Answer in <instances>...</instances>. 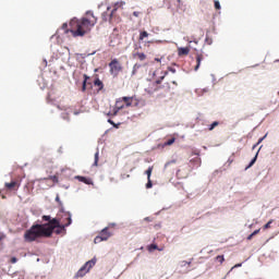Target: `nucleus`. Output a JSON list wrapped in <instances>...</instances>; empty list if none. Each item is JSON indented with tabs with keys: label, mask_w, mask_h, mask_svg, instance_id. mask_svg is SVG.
Listing matches in <instances>:
<instances>
[{
	"label": "nucleus",
	"mask_w": 279,
	"mask_h": 279,
	"mask_svg": "<svg viewBox=\"0 0 279 279\" xmlns=\"http://www.w3.org/2000/svg\"><path fill=\"white\" fill-rule=\"evenodd\" d=\"M65 218L68 222L65 225H61L58 218H52L51 216H43V221H48L44 225H33L29 230H26L24 233V241L26 243H34L36 239H49L53 234V230L56 234H62V232H66V228L71 226L72 219L71 214H65Z\"/></svg>",
	"instance_id": "1"
},
{
	"label": "nucleus",
	"mask_w": 279,
	"mask_h": 279,
	"mask_svg": "<svg viewBox=\"0 0 279 279\" xmlns=\"http://www.w3.org/2000/svg\"><path fill=\"white\" fill-rule=\"evenodd\" d=\"M97 16L93 11H87L83 17H73L69 24L63 23L61 29L64 34H71L73 38H84L86 34H90V31L97 25ZM70 25V28H69Z\"/></svg>",
	"instance_id": "2"
},
{
	"label": "nucleus",
	"mask_w": 279,
	"mask_h": 279,
	"mask_svg": "<svg viewBox=\"0 0 279 279\" xmlns=\"http://www.w3.org/2000/svg\"><path fill=\"white\" fill-rule=\"evenodd\" d=\"M94 265H97V258H93L88 260L81 269L76 272L75 278H84L90 269H93Z\"/></svg>",
	"instance_id": "3"
},
{
	"label": "nucleus",
	"mask_w": 279,
	"mask_h": 279,
	"mask_svg": "<svg viewBox=\"0 0 279 279\" xmlns=\"http://www.w3.org/2000/svg\"><path fill=\"white\" fill-rule=\"evenodd\" d=\"M109 71L113 77H118L119 73L123 71V65H121V62H119V59H112L109 63Z\"/></svg>",
	"instance_id": "4"
},
{
	"label": "nucleus",
	"mask_w": 279,
	"mask_h": 279,
	"mask_svg": "<svg viewBox=\"0 0 279 279\" xmlns=\"http://www.w3.org/2000/svg\"><path fill=\"white\" fill-rule=\"evenodd\" d=\"M119 8V3H117L114 5V8L112 9V11L110 12V8H107V11H105L102 14H101V19L104 21V23H112V17L114 16V13L117 12Z\"/></svg>",
	"instance_id": "5"
},
{
	"label": "nucleus",
	"mask_w": 279,
	"mask_h": 279,
	"mask_svg": "<svg viewBox=\"0 0 279 279\" xmlns=\"http://www.w3.org/2000/svg\"><path fill=\"white\" fill-rule=\"evenodd\" d=\"M120 99L121 101H123V104H125V108H132V106L136 107L138 106V104H141V100H138L136 96H132V97L124 96Z\"/></svg>",
	"instance_id": "6"
},
{
	"label": "nucleus",
	"mask_w": 279,
	"mask_h": 279,
	"mask_svg": "<svg viewBox=\"0 0 279 279\" xmlns=\"http://www.w3.org/2000/svg\"><path fill=\"white\" fill-rule=\"evenodd\" d=\"M110 236H112V233H110L108 231V227H106L105 229H102L100 232H99V235H97L95 239H94V243H101V241H108V239H110Z\"/></svg>",
	"instance_id": "7"
},
{
	"label": "nucleus",
	"mask_w": 279,
	"mask_h": 279,
	"mask_svg": "<svg viewBox=\"0 0 279 279\" xmlns=\"http://www.w3.org/2000/svg\"><path fill=\"white\" fill-rule=\"evenodd\" d=\"M125 108V105H123V100L121 98L116 101V107L113 108L112 112L109 113L111 117H117L119 114V110H123Z\"/></svg>",
	"instance_id": "8"
},
{
	"label": "nucleus",
	"mask_w": 279,
	"mask_h": 279,
	"mask_svg": "<svg viewBox=\"0 0 279 279\" xmlns=\"http://www.w3.org/2000/svg\"><path fill=\"white\" fill-rule=\"evenodd\" d=\"M4 186L8 191H19L21 183L19 181H11L10 183H4Z\"/></svg>",
	"instance_id": "9"
},
{
	"label": "nucleus",
	"mask_w": 279,
	"mask_h": 279,
	"mask_svg": "<svg viewBox=\"0 0 279 279\" xmlns=\"http://www.w3.org/2000/svg\"><path fill=\"white\" fill-rule=\"evenodd\" d=\"M202 62H204V53H196V65L194 66V71H199Z\"/></svg>",
	"instance_id": "10"
},
{
	"label": "nucleus",
	"mask_w": 279,
	"mask_h": 279,
	"mask_svg": "<svg viewBox=\"0 0 279 279\" xmlns=\"http://www.w3.org/2000/svg\"><path fill=\"white\" fill-rule=\"evenodd\" d=\"M191 53V48L189 47H180L178 48V56L179 58H182V56H189Z\"/></svg>",
	"instance_id": "11"
},
{
	"label": "nucleus",
	"mask_w": 279,
	"mask_h": 279,
	"mask_svg": "<svg viewBox=\"0 0 279 279\" xmlns=\"http://www.w3.org/2000/svg\"><path fill=\"white\" fill-rule=\"evenodd\" d=\"M133 58L140 60V62H144V60H147V54L144 52H134Z\"/></svg>",
	"instance_id": "12"
},
{
	"label": "nucleus",
	"mask_w": 279,
	"mask_h": 279,
	"mask_svg": "<svg viewBox=\"0 0 279 279\" xmlns=\"http://www.w3.org/2000/svg\"><path fill=\"white\" fill-rule=\"evenodd\" d=\"M75 180H78V182H83V184H93V179H88L86 177L76 175Z\"/></svg>",
	"instance_id": "13"
},
{
	"label": "nucleus",
	"mask_w": 279,
	"mask_h": 279,
	"mask_svg": "<svg viewBox=\"0 0 279 279\" xmlns=\"http://www.w3.org/2000/svg\"><path fill=\"white\" fill-rule=\"evenodd\" d=\"M94 85H95V86H98V87H99V90H102V89H104V82H101V80H99V78H96V80L94 81Z\"/></svg>",
	"instance_id": "14"
},
{
	"label": "nucleus",
	"mask_w": 279,
	"mask_h": 279,
	"mask_svg": "<svg viewBox=\"0 0 279 279\" xmlns=\"http://www.w3.org/2000/svg\"><path fill=\"white\" fill-rule=\"evenodd\" d=\"M154 172V166L148 167L146 170L147 180H151V173Z\"/></svg>",
	"instance_id": "15"
},
{
	"label": "nucleus",
	"mask_w": 279,
	"mask_h": 279,
	"mask_svg": "<svg viewBox=\"0 0 279 279\" xmlns=\"http://www.w3.org/2000/svg\"><path fill=\"white\" fill-rule=\"evenodd\" d=\"M89 77L88 75L84 74V81H83V86H82V92H86V82H88Z\"/></svg>",
	"instance_id": "16"
},
{
	"label": "nucleus",
	"mask_w": 279,
	"mask_h": 279,
	"mask_svg": "<svg viewBox=\"0 0 279 279\" xmlns=\"http://www.w3.org/2000/svg\"><path fill=\"white\" fill-rule=\"evenodd\" d=\"M138 69H141V64L135 63L133 65L132 75H136V73H138Z\"/></svg>",
	"instance_id": "17"
},
{
	"label": "nucleus",
	"mask_w": 279,
	"mask_h": 279,
	"mask_svg": "<svg viewBox=\"0 0 279 279\" xmlns=\"http://www.w3.org/2000/svg\"><path fill=\"white\" fill-rule=\"evenodd\" d=\"M149 36V33L147 31H144L140 34V40H145Z\"/></svg>",
	"instance_id": "18"
},
{
	"label": "nucleus",
	"mask_w": 279,
	"mask_h": 279,
	"mask_svg": "<svg viewBox=\"0 0 279 279\" xmlns=\"http://www.w3.org/2000/svg\"><path fill=\"white\" fill-rule=\"evenodd\" d=\"M217 125H219V122H217V121L213 122V123L209 125V128H208L209 132H213V130H215V129L217 128Z\"/></svg>",
	"instance_id": "19"
},
{
	"label": "nucleus",
	"mask_w": 279,
	"mask_h": 279,
	"mask_svg": "<svg viewBox=\"0 0 279 279\" xmlns=\"http://www.w3.org/2000/svg\"><path fill=\"white\" fill-rule=\"evenodd\" d=\"M265 138H267V135H265L264 137H260L258 140V142L253 146V149H256V147H258V145H260V143H263V141H265Z\"/></svg>",
	"instance_id": "20"
},
{
	"label": "nucleus",
	"mask_w": 279,
	"mask_h": 279,
	"mask_svg": "<svg viewBox=\"0 0 279 279\" xmlns=\"http://www.w3.org/2000/svg\"><path fill=\"white\" fill-rule=\"evenodd\" d=\"M99 163V153L95 154V161H94V167H97Z\"/></svg>",
	"instance_id": "21"
},
{
	"label": "nucleus",
	"mask_w": 279,
	"mask_h": 279,
	"mask_svg": "<svg viewBox=\"0 0 279 279\" xmlns=\"http://www.w3.org/2000/svg\"><path fill=\"white\" fill-rule=\"evenodd\" d=\"M154 250H158V245L156 244L148 245V252H154Z\"/></svg>",
	"instance_id": "22"
},
{
	"label": "nucleus",
	"mask_w": 279,
	"mask_h": 279,
	"mask_svg": "<svg viewBox=\"0 0 279 279\" xmlns=\"http://www.w3.org/2000/svg\"><path fill=\"white\" fill-rule=\"evenodd\" d=\"M214 5L216 10H221V3H219V0H215Z\"/></svg>",
	"instance_id": "23"
},
{
	"label": "nucleus",
	"mask_w": 279,
	"mask_h": 279,
	"mask_svg": "<svg viewBox=\"0 0 279 279\" xmlns=\"http://www.w3.org/2000/svg\"><path fill=\"white\" fill-rule=\"evenodd\" d=\"M191 162H196L197 167L202 165V159L201 158H194L191 160Z\"/></svg>",
	"instance_id": "24"
},
{
	"label": "nucleus",
	"mask_w": 279,
	"mask_h": 279,
	"mask_svg": "<svg viewBox=\"0 0 279 279\" xmlns=\"http://www.w3.org/2000/svg\"><path fill=\"white\" fill-rule=\"evenodd\" d=\"M271 223H274V220H269V221L264 226V230H269V228H271Z\"/></svg>",
	"instance_id": "25"
},
{
	"label": "nucleus",
	"mask_w": 279,
	"mask_h": 279,
	"mask_svg": "<svg viewBox=\"0 0 279 279\" xmlns=\"http://www.w3.org/2000/svg\"><path fill=\"white\" fill-rule=\"evenodd\" d=\"M174 143H175V137H172L166 142V145L170 146V145H173Z\"/></svg>",
	"instance_id": "26"
},
{
	"label": "nucleus",
	"mask_w": 279,
	"mask_h": 279,
	"mask_svg": "<svg viewBox=\"0 0 279 279\" xmlns=\"http://www.w3.org/2000/svg\"><path fill=\"white\" fill-rule=\"evenodd\" d=\"M154 186V183H151V179H147L146 189H151Z\"/></svg>",
	"instance_id": "27"
},
{
	"label": "nucleus",
	"mask_w": 279,
	"mask_h": 279,
	"mask_svg": "<svg viewBox=\"0 0 279 279\" xmlns=\"http://www.w3.org/2000/svg\"><path fill=\"white\" fill-rule=\"evenodd\" d=\"M258 158V155H256L250 162L248 168L253 167V165L256 162V159Z\"/></svg>",
	"instance_id": "28"
},
{
	"label": "nucleus",
	"mask_w": 279,
	"mask_h": 279,
	"mask_svg": "<svg viewBox=\"0 0 279 279\" xmlns=\"http://www.w3.org/2000/svg\"><path fill=\"white\" fill-rule=\"evenodd\" d=\"M49 179L52 180V182H54V184H58V182H59L58 175H52Z\"/></svg>",
	"instance_id": "29"
},
{
	"label": "nucleus",
	"mask_w": 279,
	"mask_h": 279,
	"mask_svg": "<svg viewBox=\"0 0 279 279\" xmlns=\"http://www.w3.org/2000/svg\"><path fill=\"white\" fill-rule=\"evenodd\" d=\"M186 265H191V262H186V260L181 262V267H186Z\"/></svg>",
	"instance_id": "30"
},
{
	"label": "nucleus",
	"mask_w": 279,
	"mask_h": 279,
	"mask_svg": "<svg viewBox=\"0 0 279 279\" xmlns=\"http://www.w3.org/2000/svg\"><path fill=\"white\" fill-rule=\"evenodd\" d=\"M133 16H135L136 19H138V17L141 16V12L134 11V12H133Z\"/></svg>",
	"instance_id": "31"
},
{
	"label": "nucleus",
	"mask_w": 279,
	"mask_h": 279,
	"mask_svg": "<svg viewBox=\"0 0 279 279\" xmlns=\"http://www.w3.org/2000/svg\"><path fill=\"white\" fill-rule=\"evenodd\" d=\"M216 258H217V260H219V263L223 262V255H218Z\"/></svg>",
	"instance_id": "32"
},
{
	"label": "nucleus",
	"mask_w": 279,
	"mask_h": 279,
	"mask_svg": "<svg viewBox=\"0 0 279 279\" xmlns=\"http://www.w3.org/2000/svg\"><path fill=\"white\" fill-rule=\"evenodd\" d=\"M17 260H19V259H17L16 257H12V258H11L12 265H14V263H17Z\"/></svg>",
	"instance_id": "33"
},
{
	"label": "nucleus",
	"mask_w": 279,
	"mask_h": 279,
	"mask_svg": "<svg viewBox=\"0 0 279 279\" xmlns=\"http://www.w3.org/2000/svg\"><path fill=\"white\" fill-rule=\"evenodd\" d=\"M252 239H254V233H251V234L247 236V241H252Z\"/></svg>",
	"instance_id": "34"
},
{
	"label": "nucleus",
	"mask_w": 279,
	"mask_h": 279,
	"mask_svg": "<svg viewBox=\"0 0 279 279\" xmlns=\"http://www.w3.org/2000/svg\"><path fill=\"white\" fill-rule=\"evenodd\" d=\"M259 232H260V229H257V230H255L254 233H252V234H253V236H256V234H258Z\"/></svg>",
	"instance_id": "35"
},
{
	"label": "nucleus",
	"mask_w": 279,
	"mask_h": 279,
	"mask_svg": "<svg viewBox=\"0 0 279 279\" xmlns=\"http://www.w3.org/2000/svg\"><path fill=\"white\" fill-rule=\"evenodd\" d=\"M108 123H110L111 125H114V122L112 120H108Z\"/></svg>",
	"instance_id": "36"
},
{
	"label": "nucleus",
	"mask_w": 279,
	"mask_h": 279,
	"mask_svg": "<svg viewBox=\"0 0 279 279\" xmlns=\"http://www.w3.org/2000/svg\"><path fill=\"white\" fill-rule=\"evenodd\" d=\"M155 62H160V59L159 58H155Z\"/></svg>",
	"instance_id": "37"
},
{
	"label": "nucleus",
	"mask_w": 279,
	"mask_h": 279,
	"mask_svg": "<svg viewBox=\"0 0 279 279\" xmlns=\"http://www.w3.org/2000/svg\"><path fill=\"white\" fill-rule=\"evenodd\" d=\"M145 221H151V220L149 219V217H147V218H145Z\"/></svg>",
	"instance_id": "38"
},
{
	"label": "nucleus",
	"mask_w": 279,
	"mask_h": 279,
	"mask_svg": "<svg viewBox=\"0 0 279 279\" xmlns=\"http://www.w3.org/2000/svg\"><path fill=\"white\" fill-rule=\"evenodd\" d=\"M59 199H60V197H59V196H57V197H56V201L58 202Z\"/></svg>",
	"instance_id": "39"
},
{
	"label": "nucleus",
	"mask_w": 279,
	"mask_h": 279,
	"mask_svg": "<svg viewBox=\"0 0 279 279\" xmlns=\"http://www.w3.org/2000/svg\"><path fill=\"white\" fill-rule=\"evenodd\" d=\"M235 267H241V264L235 265Z\"/></svg>",
	"instance_id": "40"
}]
</instances>
